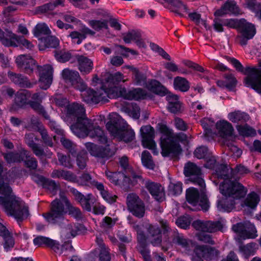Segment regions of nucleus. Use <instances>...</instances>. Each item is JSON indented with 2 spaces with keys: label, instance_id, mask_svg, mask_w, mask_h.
<instances>
[{
  "label": "nucleus",
  "instance_id": "f257e3e1",
  "mask_svg": "<svg viewBox=\"0 0 261 261\" xmlns=\"http://www.w3.org/2000/svg\"><path fill=\"white\" fill-rule=\"evenodd\" d=\"M3 166L0 163V205L9 216L13 217L18 223L22 222L29 215L28 207L18 197L12 195V189L9 185L1 178Z\"/></svg>",
  "mask_w": 261,
  "mask_h": 261
},
{
  "label": "nucleus",
  "instance_id": "f03ea898",
  "mask_svg": "<svg viewBox=\"0 0 261 261\" xmlns=\"http://www.w3.org/2000/svg\"><path fill=\"white\" fill-rule=\"evenodd\" d=\"M67 213L63 202L59 199H55L51 202L49 211L42 214V216L49 224L64 228L62 232L67 233V238H74L81 231L82 226L68 224L65 218Z\"/></svg>",
  "mask_w": 261,
  "mask_h": 261
},
{
  "label": "nucleus",
  "instance_id": "7ed1b4c3",
  "mask_svg": "<svg viewBox=\"0 0 261 261\" xmlns=\"http://www.w3.org/2000/svg\"><path fill=\"white\" fill-rule=\"evenodd\" d=\"M124 76L120 72L115 73H108L105 81L109 84V88H105L101 86L100 89L96 91L89 89L82 94L83 100L88 104H97L100 102L103 103L109 101L108 98H113L115 97L114 89L113 88L115 85L121 82H125Z\"/></svg>",
  "mask_w": 261,
  "mask_h": 261
},
{
  "label": "nucleus",
  "instance_id": "20e7f679",
  "mask_svg": "<svg viewBox=\"0 0 261 261\" xmlns=\"http://www.w3.org/2000/svg\"><path fill=\"white\" fill-rule=\"evenodd\" d=\"M72 122L70 129L77 137L84 138L89 136L100 143H107V137L103 130L99 126L94 125L92 120L88 118L86 114Z\"/></svg>",
  "mask_w": 261,
  "mask_h": 261
},
{
  "label": "nucleus",
  "instance_id": "39448f33",
  "mask_svg": "<svg viewBox=\"0 0 261 261\" xmlns=\"http://www.w3.org/2000/svg\"><path fill=\"white\" fill-rule=\"evenodd\" d=\"M219 189L224 197L218 200L217 207L222 212H231L234 208V199L243 198L247 193V190L241 184L221 185Z\"/></svg>",
  "mask_w": 261,
  "mask_h": 261
},
{
  "label": "nucleus",
  "instance_id": "423d86ee",
  "mask_svg": "<svg viewBox=\"0 0 261 261\" xmlns=\"http://www.w3.org/2000/svg\"><path fill=\"white\" fill-rule=\"evenodd\" d=\"M226 59L237 71L247 75L244 80L245 85L251 88L261 95V63L259 64V68L247 67L244 68L241 62L236 59L227 56Z\"/></svg>",
  "mask_w": 261,
  "mask_h": 261
},
{
  "label": "nucleus",
  "instance_id": "0eeeda50",
  "mask_svg": "<svg viewBox=\"0 0 261 261\" xmlns=\"http://www.w3.org/2000/svg\"><path fill=\"white\" fill-rule=\"evenodd\" d=\"M162 134L160 138L162 155L164 157H176L182 151L179 142L173 137L171 130L164 124L159 127Z\"/></svg>",
  "mask_w": 261,
  "mask_h": 261
},
{
  "label": "nucleus",
  "instance_id": "6e6552de",
  "mask_svg": "<svg viewBox=\"0 0 261 261\" xmlns=\"http://www.w3.org/2000/svg\"><path fill=\"white\" fill-rule=\"evenodd\" d=\"M126 127V122L118 115H116V117L106 124L108 130L112 136L127 143L134 139L135 134L133 130L128 129Z\"/></svg>",
  "mask_w": 261,
  "mask_h": 261
},
{
  "label": "nucleus",
  "instance_id": "1a4fd4ad",
  "mask_svg": "<svg viewBox=\"0 0 261 261\" xmlns=\"http://www.w3.org/2000/svg\"><path fill=\"white\" fill-rule=\"evenodd\" d=\"M0 41L6 46L16 47L22 45L30 50L34 47L33 44L22 36H18L8 29L3 31L0 28Z\"/></svg>",
  "mask_w": 261,
  "mask_h": 261
},
{
  "label": "nucleus",
  "instance_id": "9d476101",
  "mask_svg": "<svg viewBox=\"0 0 261 261\" xmlns=\"http://www.w3.org/2000/svg\"><path fill=\"white\" fill-rule=\"evenodd\" d=\"M184 173L189 181L198 185L199 188L205 187L201 169L194 163L188 162L185 164Z\"/></svg>",
  "mask_w": 261,
  "mask_h": 261
},
{
  "label": "nucleus",
  "instance_id": "9b49d317",
  "mask_svg": "<svg viewBox=\"0 0 261 261\" xmlns=\"http://www.w3.org/2000/svg\"><path fill=\"white\" fill-rule=\"evenodd\" d=\"M85 146L89 153L95 157L97 161L102 164H105L106 161L114 154V152L110 149L109 145L103 147L93 143L87 142L85 143Z\"/></svg>",
  "mask_w": 261,
  "mask_h": 261
},
{
  "label": "nucleus",
  "instance_id": "f8f14e48",
  "mask_svg": "<svg viewBox=\"0 0 261 261\" xmlns=\"http://www.w3.org/2000/svg\"><path fill=\"white\" fill-rule=\"evenodd\" d=\"M160 224L163 229V234L169 233L170 237L166 240L169 244L171 245H177L184 248L188 246L189 243L187 240L182 234L179 233L175 230H172L166 220H162L160 221Z\"/></svg>",
  "mask_w": 261,
  "mask_h": 261
},
{
  "label": "nucleus",
  "instance_id": "ddd939ff",
  "mask_svg": "<svg viewBox=\"0 0 261 261\" xmlns=\"http://www.w3.org/2000/svg\"><path fill=\"white\" fill-rule=\"evenodd\" d=\"M128 210L135 217L142 218L145 212V204L139 197L135 193L128 194L126 197Z\"/></svg>",
  "mask_w": 261,
  "mask_h": 261
},
{
  "label": "nucleus",
  "instance_id": "4468645a",
  "mask_svg": "<svg viewBox=\"0 0 261 261\" xmlns=\"http://www.w3.org/2000/svg\"><path fill=\"white\" fill-rule=\"evenodd\" d=\"M62 74L65 82L70 84L76 90L83 92L87 89V86L80 77L78 71L65 69Z\"/></svg>",
  "mask_w": 261,
  "mask_h": 261
},
{
  "label": "nucleus",
  "instance_id": "2eb2a0df",
  "mask_svg": "<svg viewBox=\"0 0 261 261\" xmlns=\"http://www.w3.org/2000/svg\"><path fill=\"white\" fill-rule=\"evenodd\" d=\"M215 173L216 176L220 179L224 180L221 185H230V184H241L237 181L238 177H236L233 169L229 168L227 165L224 164H220L217 166L215 169Z\"/></svg>",
  "mask_w": 261,
  "mask_h": 261
},
{
  "label": "nucleus",
  "instance_id": "dca6fc26",
  "mask_svg": "<svg viewBox=\"0 0 261 261\" xmlns=\"http://www.w3.org/2000/svg\"><path fill=\"white\" fill-rule=\"evenodd\" d=\"M134 178H138L142 180V184L144 185L151 196L157 201H163L165 197L163 187L159 183L152 181L149 179H143L140 175H135Z\"/></svg>",
  "mask_w": 261,
  "mask_h": 261
},
{
  "label": "nucleus",
  "instance_id": "f3484780",
  "mask_svg": "<svg viewBox=\"0 0 261 261\" xmlns=\"http://www.w3.org/2000/svg\"><path fill=\"white\" fill-rule=\"evenodd\" d=\"M143 145L149 149L153 150L154 154H157L155 150V143L154 141V129L150 125L143 126L140 128Z\"/></svg>",
  "mask_w": 261,
  "mask_h": 261
},
{
  "label": "nucleus",
  "instance_id": "a211bd4d",
  "mask_svg": "<svg viewBox=\"0 0 261 261\" xmlns=\"http://www.w3.org/2000/svg\"><path fill=\"white\" fill-rule=\"evenodd\" d=\"M192 226L197 230L206 231L208 232H214L217 231L221 230L223 228V224L219 221H203L199 220L194 221Z\"/></svg>",
  "mask_w": 261,
  "mask_h": 261
},
{
  "label": "nucleus",
  "instance_id": "6ab92c4d",
  "mask_svg": "<svg viewBox=\"0 0 261 261\" xmlns=\"http://www.w3.org/2000/svg\"><path fill=\"white\" fill-rule=\"evenodd\" d=\"M39 71L40 87L44 90L49 88L52 83L53 69L49 65L37 66Z\"/></svg>",
  "mask_w": 261,
  "mask_h": 261
},
{
  "label": "nucleus",
  "instance_id": "aec40b11",
  "mask_svg": "<svg viewBox=\"0 0 261 261\" xmlns=\"http://www.w3.org/2000/svg\"><path fill=\"white\" fill-rule=\"evenodd\" d=\"M68 189L69 191L73 194L75 199L80 203L83 208L88 212H91L92 206L95 201V199L92 198V195L88 194L85 196L74 188L68 187Z\"/></svg>",
  "mask_w": 261,
  "mask_h": 261
},
{
  "label": "nucleus",
  "instance_id": "412c9836",
  "mask_svg": "<svg viewBox=\"0 0 261 261\" xmlns=\"http://www.w3.org/2000/svg\"><path fill=\"white\" fill-rule=\"evenodd\" d=\"M17 67L23 70L26 73L30 74L36 67V61L30 56L20 55L16 59Z\"/></svg>",
  "mask_w": 261,
  "mask_h": 261
},
{
  "label": "nucleus",
  "instance_id": "4be33fe9",
  "mask_svg": "<svg viewBox=\"0 0 261 261\" xmlns=\"http://www.w3.org/2000/svg\"><path fill=\"white\" fill-rule=\"evenodd\" d=\"M66 110L67 121H75L76 119H79L80 117L84 116L86 114L83 106L76 102L68 105L66 107Z\"/></svg>",
  "mask_w": 261,
  "mask_h": 261
},
{
  "label": "nucleus",
  "instance_id": "5701e85b",
  "mask_svg": "<svg viewBox=\"0 0 261 261\" xmlns=\"http://www.w3.org/2000/svg\"><path fill=\"white\" fill-rule=\"evenodd\" d=\"M8 77L15 85L22 88H32L35 83H31L27 76L11 71L8 72Z\"/></svg>",
  "mask_w": 261,
  "mask_h": 261
},
{
  "label": "nucleus",
  "instance_id": "b1692460",
  "mask_svg": "<svg viewBox=\"0 0 261 261\" xmlns=\"http://www.w3.org/2000/svg\"><path fill=\"white\" fill-rule=\"evenodd\" d=\"M196 255L201 256L206 260H212L215 259L219 254V251L215 248L207 245H199L195 248Z\"/></svg>",
  "mask_w": 261,
  "mask_h": 261
},
{
  "label": "nucleus",
  "instance_id": "393cba45",
  "mask_svg": "<svg viewBox=\"0 0 261 261\" xmlns=\"http://www.w3.org/2000/svg\"><path fill=\"white\" fill-rule=\"evenodd\" d=\"M33 243L35 246H42L44 245L49 247L56 252L59 251L61 248L58 241L42 236H39L35 238L33 240Z\"/></svg>",
  "mask_w": 261,
  "mask_h": 261
},
{
  "label": "nucleus",
  "instance_id": "a878e982",
  "mask_svg": "<svg viewBox=\"0 0 261 261\" xmlns=\"http://www.w3.org/2000/svg\"><path fill=\"white\" fill-rule=\"evenodd\" d=\"M0 236L3 238V246L6 251L13 248L15 241L12 234L1 223H0Z\"/></svg>",
  "mask_w": 261,
  "mask_h": 261
},
{
  "label": "nucleus",
  "instance_id": "bb28decb",
  "mask_svg": "<svg viewBox=\"0 0 261 261\" xmlns=\"http://www.w3.org/2000/svg\"><path fill=\"white\" fill-rule=\"evenodd\" d=\"M76 59L79 65V69L83 74H87L92 71L93 64L91 59L83 55H77Z\"/></svg>",
  "mask_w": 261,
  "mask_h": 261
},
{
  "label": "nucleus",
  "instance_id": "cd10ccee",
  "mask_svg": "<svg viewBox=\"0 0 261 261\" xmlns=\"http://www.w3.org/2000/svg\"><path fill=\"white\" fill-rule=\"evenodd\" d=\"M125 67L132 71L133 73L132 78L136 85L144 86L146 85L147 86V76L146 73L132 66L127 65Z\"/></svg>",
  "mask_w": 261,
  "mask_h": 261
},
{
  "label": "nucleus",
  "instance_id": "c85d7f7f",
  "mask_svg": "<svg viewBox=\"0 0 261 261\" xmlns=\"http://www.w3.org/2000/svg\"><path fill=\"white\" fill-rule=\"evenodd\" d=\"M216 127L219 135L222 138H226L232 135L233 127L231 124L227 121L223 120L217 122Z\"/></svg>",
  "mask_w": 261,
  "mask_h": 261
},
{
  "label": "nucleus",
  "instance_id": "c756f323",
  "mask_svg": "<svg viewBox=\"0 0 261 261\" xmlns=\"http://www.w3.org/2000/svg\"><path fill=\"white\" fill-rule=\"evenodd\" d=\"M28 93V91H18L15 94L14 102L11 107V111H16L28 104L27 97Z\"/></svg>",
  "mask_w": 261,
  "mask_h": 261
},
{
  "label": "nucleus",
  "instance_id": "7c9ffc66",
  "mask_svg": "<svg viewBox=\"0 0 261 261\" xmlns=\"http://www.w3.org/2000/svg\"><path fill=\"white\" fill-rule=\"evenodd\" d=\"M228 118L233 123H236L238 125L245 123L249 119V116L247 113L241 111H236L229 113Z\"/></svg>",
  "mask_w": 261,
  "mask_h": 261
},
{
  "label": "nucleus",
  "instance_id": "2f4dec72",
  "mask_svg": "<svg viewBox=\"0 0 261 261\" xmlns=\"http://www.w3.org/2000/svg\"><path fill=\"white\" fill-rule=\"evenodd\" d=\"M147 88L152 92L161 96L168 94L167 89L158 81L152 80L147 85Z\"/></svg>",
  "mask_w": 261,
  "mask_h": 261
},
{
  "label": "nucleus",
  "instance_id": "473e14b6",
  "mask_svg": "<svg viewBox=\"0 0 261 261\" xmlns=\"http://www.w3.org/2000/svg\"><path fill=\"white\" fill-rule=\"evenodd\" d=\"M121 110L134 119H138L140 117V109L135 103H128L123 106L121 108Z\"/></svg>",
  "mask_w": 261,
  "mask_h": 261
},
{
  "label": "nucleus",
  "instance_id": "72a5a7b5",
  "mask_svg": "<svg viewBox=\"0 0 261 261\" xmlns=\"http://www.w3.org/2000/svg\"><path fill=\"white\" fill-rule=\"evenodd\" d=\"M200 123L204 128V139L207 141H210L214 135L212 130V127L214 125L213 121L210 118H204L200 120Z\"/></svg>",
  "mask_w": 261,
  "mask_h": 261
},
{
  "label": "nucleus",
  "instance_id": "f704fd0d",
  "mask_svg": "<svg viewBox=\"0 0 261 261\" xmlns=\"http://www.w3.org/2000/svg\"><path fill=\"white\" fill-rule=\"evenodd\" d=\"M242 30V37L240 43L242 45H246L248 40L252 39L255 34L254 26L251 23L248 24Z\"/></svg>",
  "mask_w": 261,
  "mask_h": 261
},
{
  "label": "nucleus",
  "instance_id": "c9c22d12",
  "mask_svg": "<svg viewBox=\"0 0 261 261\" xmlns=\"http://www.w3.org/2000/svg\"><path fill=\"white\" fill-rule=\"evenodd\" d=\"M169 4V9L171 11L180 16H182V14L180 11L187 12L188 9L180 0H164Z\"/></svg>",
  "mask_w": 261,
  "mask_h": 261
},
{
  "label": "nucleus",
  "instance_id": "e433bc0d",
  "mask_svg": "<svg viewBox=\"0 0 261 261\" xmlns=\"http://www.w3.org/2000/svg\"><path fill=\"white\" fill-rule=\"evenodd\" d=\"M51 176L53 178H62L71 182L76 181V175L70 171L54 170L51 173Z\"/></svg>",
  "mask_w": 261,
  "mask_h": 261
},
{
  "label": "nucleus",
  "instance_id": "4c0bfd02",
  "mask_svg": "<svg viewBox=\"0 0 261 261\" xmlns=\"http://www.w3.org/2000/svg\"><path fill=\"white\" fill-rule=\"evenodd\" d=\"M147 96L146 92L141 88H136L126 92L124 95L125 99L129 100L144 99Z\"/></svg>",
  "mask_w": 261,
  "mask_h": 261
},
{
  "label": "nucleus",
  "instance_id": "58836bf2",
  "mask_svg": "<svg viewBox=\"0 0 261 261\" xmlns=\"http://www.w3.org/2000/svg\"><path fill=\"white\" fill-rule=\"evenodd\" d=\"M34 36L41 41L51 33L50 30L45 23H40L36 25L33 30Z\"/></svg>",
  "mask_w": 261,
  "mask_h": 261
},
{
  "label": "nucleus",
  "instance_id": "ea45409f",
  "mask_svg": "<svg viewBox=\"0 0 261 261\" xmlns=\"http://www.w3.org/2000/svg\"><path fill=\"white\" fill-rule=\"evenodd\" d=\"M36 178L37 179H35V181L38 184H43L44 187L51 193L55 194L57 192L58 186L54 180L46 179L42 176H38Z\"/></svg>",
  "mask_w": 261,
  "mask_h": 261
},
{
  "label": "nucleus",
  "instance_id": "a19ab883",
  "mask_svg": "<svg viewBox=\"0 0 261 261\" xmlns=\"http://www.w3.org/2000/svg\"><path fill=\"white\" fill-rule=\"evenodd\" d=\"M173 85L175 90L184 92L188 91L190 87L188 81L180 76H176L174 78Z\"/></svg>",
  "mask_w": 261,
  "mask_h": 261
},
{
  "label": "nucleus",
  "instance_id": "79ce46f5",
  "mask_svg": "<svg viewBox=\"0 0 261 261\" xmlns=\"http://www.w3.org/2000/svg\"><path fill=\"white\" fill-rule=\"evenodd\" d=\"M186 197L189 203L195 205L198 203L200 195L196 188L191 187L187 190Z\"/></svg>",
  "mask_w": 261,
  "mask_h": 261
},
{
  "label": "nucleus",
  "instance_id": "37998d69",
  "mask_svg": "<svg viewBox=\"0 0 261 261\" xmlns=\"http://www.w3.org/2000/svg\"><path fill=\"white\" fill-rule=\"evenodd\" d=\"M59 44V41L57 38L50 35L45 36L40 42V46H43L44 48H40V50H43L44 48H56Z\"/></svg>",
  "mask_w": 261,
  "mask_h": 261
},
{
  "label": "nucleus",
  "instance_id": "c03bdc74",
  "mask_svg": "<svg viewBox=\"0 0 261 261\" xmlns=\"http://www.w3.org/2000/svg\"><path fill=\"white\" fill-rule=\"evenodd\" d=\"M224 21V25L229 28H238L241 30L245 28L247 25L249 24L245 19L240 20L233 19H223Z\"/></svg>",
  "mask_w": 261,
  "mask_h": 261
},
{
  "label": "nucleus",
  "instance_id": "a18cd8bd",
  "mask_svg": "<svg viewBox=\"0 0 261 261\" xmlns=\"http://www.w3.org/2000/svg\"><path fill=\"white\" fill-rule=\"evenodd\" d=\"M28 105H29L34 111L40 115H42L45 119H49V115L39 102L34 100H29L28 102Z\"/></svg>",
  "mask_w": 261,
  "mask_h": 261
},
{
  "label": "nucleus",
  "instance_id": "49530a36",
  "mask_svg": "<svg viewBox=\"0 0 261 261\" xmlns=\"http://www.w3.org/2000/svg\"><path fill=\"white\" fill-rule=\"evenodd\" d=\"M239 134L245 137H252L256 135V131L252 127L247 124H240L236 126Z\"/></svg>",
  "mask_w": 261,
  "mask_h": 261
},
{
  "label": "nucleus",
  "instance_id": "de8ad7c7",
  "mask_svg": "<svg viewBox=\"0 0 261 261\" xmlns=\"http://www.w3.org/2000/svg\"><path fill=\"white\" fill-rule=\"evenodd\" d=\"M141 162L143 165L147 169L153 170L155 164L152 160V157L149 151L145 150L141 154Z\"/></svg>",
  "mask_w": 261,
  "mask_h": 261
},
{
  "label": "nucleus",
  "instance_id": "09e8293b",
  "mask_svg": "<svg viewBox=\"0 0 261 261\" xmlns=\"http://www.w3.org/2000/svg\"><path fill=\"white\" fill-rule=\"evenodd\" d=\"M58 159L61 166L68 169H72L73 168L74 160L71 159L69 155L58 153Z\"/></svg>",
  "mask_w": 261,
  "mask_h": 261
},
{
  "label": "nucleus",
  "instance_id": "8fccbe9b",
  "mask_svg": "<svg viewBox=\"0 0 261 261\" xmlns=\"http://www.w3.org/2000/svg\"><path fill=\"white\" fill-rule=\"evenodd\" d=\"M64 201L68 209V214L75 219H81L82 218V214L80 210L76 207L73 206L66 198H64Z\"/></svg>",
  "mask_w": 261,
  "mask_h": 261
},
{
  "label": "nucleus",
  "instance_id": "3c124183",
  "mask_svg": "<svg viewBox=\"0 0 261 261\" xmlns=\"http://www.w3.org/2000/svg\"><path fill=\"white\" fill-rule=\"evenodd\" d=\"M60 141L62 145L73 156L76 154V145L70 140L64 137H61Z\"/></svg>",
  "mask_w": 261,
  "mask_h": 261
},
{
  "label": "nucleus",
  "instance_id": "603ef678",
  "mask_svg": "<svg viewBox=\"0 0 261 261\" xmlns=\"http://www.w3.org/2000/svg\"><path fill=\"white\" fill-rule=\"evenodd\" d=\"M105 174L109 180L116 186H118L121 179L124 178V173L121 172H112L106 171Z\"/></svg>",
  "mask_w": 261,
  "mask_h": 261
},
{
  "label": "nucleus",
  "instance_id": "864d4df0",
  "mask_svg": "<svg viewBox=\"0 0 261 261\" xmlns=\"http://www.w3.org/2000/svg\"><path fill=\"white\" fill-rule=\"evenodd\" d=\"M259 201L258 195L252 192L248 194L247 198L245 200V204L251 208H254Z\"/></svg>",
  "mask_w": 261,
  "mask_h": 261
},
{
  "label": "nucleus",
  "instance_id": "5fc2aeb1",
  "mask_svg": "<svg viewBox=\"0 0 261 261\" xmlns=\"http://www.w3.org/2000/svg\"><path fill=\"white\" fill-rule=\"evenodd\" d=\"M64 2V0H56L53 2L44 4L39 7V10L41 13H45L48 11L53 10L59 5L63 6Z\"/></svg>",
  "mask_w": 261,
  "mask_h": 261
},
{
  "label": "nucleus",
  "instance_id": "6e6d98bb",
  "mask_svg": "<svg viewBox=\"0 0 261 261\" xmlns=\"http://www.w3.org/2000/svg\"><path fill=\"white\" fill-rule=\"evenodd\" d=\"M89 25L95 31H99L102 29H109L107 20H91L89 21Z\"/></svg>",
  "mask_w": 261,
  "mask_h": 261
},
{
  "label": "nucleus",
  "instance_id": "4d7b16f0",
  "mask_svg": "<svg viewBox=\"0 0 261 261\" xmlns=\"http://www.w3.org/2000/svg\"><path fill=\"white\" fill-rule=\"evenodd\" d=\"M182 185L180 181L170 182L168 188L169 194L172 195H179L182 192Z\"/></svg>",
  "mask_w": 261,
  "mask_h": 261
},
{
  "label": "nucleus",
  "instance_id": "13d9d810",
  "mask_svg": "<svg viewBox=\"0 0 261 261\" xmlns=\"http://www.w3.org/2000/svg\"><path fill=\"white\" fill-rule=\"evenodd\" d=\"M93 180L89 174L84 173L79 177L78 179L76 176V181L75 182L81 186H91Z\"/></svg>",
  "mask_w": 261,
  "mask_h": 261
},
{
  "label": "nucleus",
  "instance_id": "bf43d9fd",
  "mask_svg": "<svg viewBox=\"0 0 261 261\" xmlns=\"http://www.w3.org/2000/svg\"><path fill=\"white\" fill-rule=\"evenodd\" d=\"M87 154L86 152L81 151L76 155V165L80 169L86 168L87 161Z\"/></svg>",
  "mask_w": 261,
  "mask_h": 261
},
{
  "label": "nucleus",
  "instance_id": "052dcab7",
  "mask_svg": "<svg viewBox=\"0 0 261 261\" xmlns=\"http://www.w3.org/2000/svg\"><path fill=\"white\" fill-rule=\"evenodd\" d=\"M200 188L201 194L199 199V204L203 211H206L208 210L210 205L207 198L205 194V187Z\"/></svg>",
  "mask_w": 261,
  "mask_h": 261
},
{
  "label": "nucleus",
  "instance_id": "680f3d73",
  "mask_svg": "<svg viewBox=\"0 0 261 261\" xmlns=\"http://www.w3.org/2000/svg\"><path fill=\"white\" fill-rule=\"evenodd\" d=\"M245 232L244 239H254L257 237V231L253 224L249 223L246 224Z\"/></svg>",
  "mask_w": 261,
  "mask_h": 261
},
{
  "label": "nucleus",
  "instance_id": "e2e57ef3",
  "mask_svg": "<svg viewBox=\"0 0 261 261\" xmlns=\"http://www.w3.org/2000/svg\"><path fill=\"white\" fill-rule=\"evenodd\" d=\"M224 77L226 84V89L232 91L236 87L237 81L234 75L232 74H224Z\"/></svg>",
  "mask_w": 261,
  "mask_h": 261
},
{
  "label": "nucleus",
  "instance_id": "0e129e2a",
  "mask_svg": "<svg viewBox=\"0 0 261 261\" xmlns=\"http://www.w3.org/2000/svg\"><path fill=\"white\" fill-rule=\"evenodd\" d=\"M191 221V217L189 215H186L178 218L176 221V224L181 228L187 229L189 227Z\"/></svg>",
  "mask_w": 261,
  "mask_h": 261
},
{
  "label": "nucleus",
  "instance_id": "69168bd1",
  "mask_svg": "<svg viewBox=\"0 0 261 261\" xmlns=\"http://www.w3.org/2000/svg\"><path fill=\"white\" fill-rule=\"evenodd\" d=\"M39 132L41 135L42 142L45 144V145L50 147H53L54 143L52 138L48 135L46 129L45 128L40 129V132Z\"/></svg>",
  "mask_w": 261,
  "mask_h": 261
},
{
  "label": "nucleus",
  "instance_id": "338daca9",
  "mask_svg": "<svg viewBox=\"0 0 261 261\" xmlns=\"http://www.w3.org/2000/svg\"><path fill=\"white\" fill-rule=\"evenodd\" d=\"M123 35V40L125 43H130L132 41H135L138 37H139V32H136L135 30H131L124 33Z\"/></svg>",
  "mask_w": 261,
  "mask_h": 261
},
{
  "label": "nucleus",
  "instance_id": "774afa93",
  "mask_svg": "<svg viewBox=\"0 0 261 261\" xmlns=\"http://www.w3.org/2000/svg\"><path fill=\"white\" fill-rule=\"evenodd\" d=\"M205 231H201L196 234L197 239L204 243H207L210 245H214L215 241L213 240L212 236L205 233Z\"/></svg>",
  "mask_w": 261,
  "mask_h": 261
}]
</instances>
